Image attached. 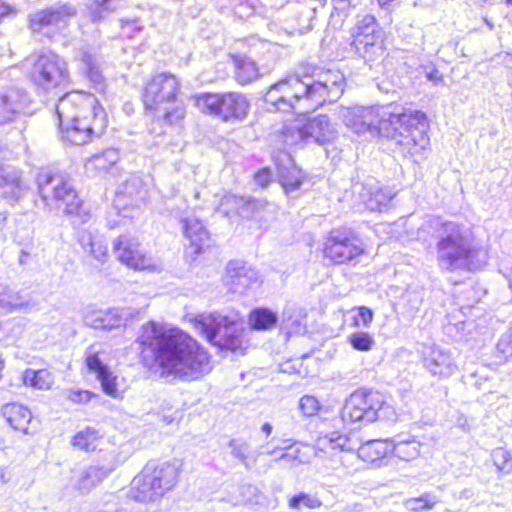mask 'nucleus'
I'll return each mask as SVG.
<instances>
[{
	"mask_svg": "<svg viewBox=\"0 0 512 512\" xmlns=\"http://www.w3.org/2000/svg\"><path fill=\"white\" fill-rule=\"evenodd\" d=\"M136 342L143 360L155 362L166 379L191 382L212 370L208 352L180 329L149 321L142 325Z\"/></svg>",
	"mask_w": 512,
	"mask_h": 512,
	"instance_id": "obj_1",
	"label": "nucleus"
},
{
	"mask_svg": "<svg viewBox=\"0 0 512 512\" xmlns=\"http://www.w3.org/2000/svg\"><path fill=\"white\" fill-rule=\"evenodd\" d=\"M340 117L356 133L369 131L391 138L405 156L420 155L429 145L428 122L421 111L395 113L387 107L356 106L342 108Z\"/></svg>",
	"mask_w": 512,
	"mask_h": 512,
	"instance_id": "obj_2",
	"label": "nucleus"
},
{
	"mask_svg": "<svg viewBox=\"0 0 512 512\" xmlns=\"http://www.w3.org/2000/svg\"><path fill=\"white\" fill-rule=\"evenodd\" d=\"M304 74H291L272 85L264 101L270 111L306 114L325 102L336 101L344 91V76L339 71H320L309 64L301 66Z\"/></svg>",
	"mask_w": 512,
	"mask_h": 512,
	"instance_id": "obj_3",
	"label": "nucleus"
},
{
	"mask_svg": "<svg viewBox=\"0 0 512 512\" xmlns=\"http://www.w3.org/2000/svg\"><path fill=\"white\" fill-rule=\"evenodd\" d=\"M56 114L63 138L74 145L86 144L107 127L106 113L92 95L67 93L59 99Z\"/></svg>",
	"mask_w": 512,
	"mask_h": 512,
	"instance_id": "obj_4",
	"label": "nucleus"
},
{
	"mask_svg": "<svg viewBox=\"0 0 512 512\" xmlns=\"http://www.w3.org/2000/svg\"><path fill=\"white\" fill-rule=\"evenodd\" d=\"M437 261L447 271L477 270L485 264V255L471 249L467 237L454 222L442 224L437 242Z\"/></svg>",
	"mask_w": 512,
	"mask_h": 512,
	"instance_id": "obj_5",
	"label": "nucleus"
},
{
	"mask_svg": "<svg viewBox=\"0 0 512 512\" xmlns=\"http://www.w3.org/2000/svg\"><path fill=\"white\" fill-rule=\"evenodd\" d=\"M39 195L49 210L55 203L64 207V213L69 216L74 225L85 224L90 219L89 211L84 207L73 184L62 175L41 172L37 176Z\"/></svg>",
	"mask_w": 512,
	"mask_h": 512,
	"instance_id": "obj_6",
	"label": "nucleus"
},
{
	"mask_svg": "<svg viewBox=\"0 0 512 512\" xmlns=\"http://www.w3.org/2000/svg\"><path fill=\"white\" fill-rule=\"evenodd\" d=\"M179 465L175 462H148L132 482L133 497L148 503L161 499L177 483Z\"/></svg>",
	"mask_w": 512,
	"mask_h": 512,
	"instance_id": "obj_7",
	"label": "nucleus"
},
{
	"mask_svg": "<svg viewBox=\"0 0 512 512\" xmlns=\"http://www.w3.org/2000/svg\"><path fill=\"white\" fill-rule=\"evenodd\" d=\"M241 317L237 312L222 315L218 312L203 313L194 320V326L206 339L220 349L237 351L242 346L238 325Z\"/></svg>",
	"mask_w": 512,
	"mask_h": 512,
	"instance_id": "obj_8",
	"label": "nucleus"
},
{
	"mask_svg": "<svg viewBox=\"0 0 512 512\" xmlns=\"http://www.w3.org/2000/svg\"><path fill=\"white\" fill-rule=\"evenodd\" d=\"M391 407L378 391L359 388L345 401L341 410V419L345 424H369L377 421L380 414Z\"/></svg>",
	"mask_w": 512,
	"mask_h": 512,
	"instance_id": "obj_9",
	"label": "nucleus"
},
{
	"mask_svg": "<svg viewBox=\"0 0 512 512\" xmlns=\"http://www.w3.org/2000/svg\"><path fill=\"white\" fill-rule=\"evenodd\" d=\"M193 99L201 112L217 116L223 121L243 120L250 106L246 96L238 92L202 93Z\"/></svg>",
	"mask_w": 512,
	"mask_h": 512,
	"instance_id": "obj_10",
	"label": "nucleus"
},
{
	"mask_svg": "<svg viewBox=\"0 0 512 512\" xmlns=\"http://www.w3.org/2000/svg\"><path fill=\"white\" fill-rule=\"evenodd\" d=\"M364 253L365 248L361 240L345 228L332 230L323 248L324 257L335 265H356Z\"/></svg>",
	"mask_w": 512,
	"mask_h": 512,
	"instance_id": "obj_11",
	"label": "nucleus"
},
{
	"mask_svg": "<svg viewBox=\"0 0 512 512\" xmlns=\"http://www.w3.org/2000/svg\"><path fill=\"white\" fill-rule=\"evenodd\" d=\"M283 141L288 146L300 143L324 145L337 136L335 127L327 116L321 115L308 120L305 124L295 123L284 127Z\"/></svg>",
	"mask_w": 512,
	"mask_h": 512,
	"instance_id": "obj_12",
	"label": "nucleus"
},
{
	"mask_svg": "<svg viewBox=\"0 0 512 512\" xmlns=\"http://www.w3.org/2000/svg\"><path fill=\"white\" fill-rule=\"evenodd\" d=\"M30 78L37 87L48 91L69 81L67 63L54 53L40 54L33 63Z\"/></svg>",
	"mask_w": 512,
	"mask_h": 512,
	"instance_id": "obj_13",
	"label": "nucleus"
},
{
	"mask_svg": "<svg viewBox=\"0 0 512 512\" xmlns=\"http://www.w3.org/2000/svg\"><path fill=\"white\" fill-rule=\"evenodd\" d=\"M76 16V8L70 4H56L36 11L29 16L30 28L34 33L48 38L54 37L67 28Z\"/></svg>",
	"mask_w": 512,
	"mask_h": 512,
	"instance_id": "obj_14",
	"label": "nucleus"
},
{
	"mask_svg": "<svg viewBox=\"0 0 512 512\" xmlns=\"http://www.w3.org/2000/svg\"><path fill=\"white\" fill-rule=\"evenodd\" d=\"M180 91V80L170 72L153 75L144 87L142 99L146 110H160L176 99Z\"/></svg>",
	"mask_w": 512,
	"mask_h": 512,
	"instance_id": "obj_15",
	"label": "nucleus"
},
{
	"mask_svg": "<svg viewBox=\"0 0 512 512\" xmlns=\"http://www.w3.org/2000/svg\"><path fill=\"white\" fill-rule=\"evenodd\" d=\"M138 316L139 311L132 307L113 308L87 315L85 323L94 329L113 330L132 324Z\"/></svg>",
	"mask_w": 512,
	"mask_h": 512,
	"instance_id": "obj_16",
	"label": "nucleus"
},
{
	"mask_svg": "<svg viewBox=\"0 0 512 512\" xmlns=\"http://www.w3.org/2000/svg\"><path fill=\"white\" fill-rule=\"evenodd\" d=\"M114 253L121 263L132 269L146 270L154 267L151 258L140 248L137 240L127 235H121L115 240Z\"/></svg>",
	"mask_w": 512,
	"mask_h": 512,
	"instance_id": "obj_17",
	"label": "nucleus"
},
{
	"mask_svg": "<svg viewBox=\"0 0 512 512\" xmlns=\"http://www.w3.org/2000/svg\"><path fill=\"white\" fill-rule=\"evenodd\" d=\"M30 98L21 88L9 87L0 91V125L13 122L28 112Z\"/></svg>",
	"mask_w": 512,
	"mask_h": 512,
	"instance_id": "obj_18",
	"label": "nucleus"
},
{
	"mask_svg": "<svg viewBox=\"0 0 512 512\" xmlns=\"http://www.w3.org/2000/svg\"><path fill=\"white\" fill-rule=\"evenodd\" d=\"M423 365L433 375L446 378L454 374L457 365L450 351L438 346H427L422 351Z\"/></svg>",
	"mask_w": 512,
	"mask_h": 512,
	"instance_id": "obj_19",
	"label": "nucleus"
},
{
	"mask_svg": "<svg viewBox=\"0 0 512 512\" xmlns=\"http://www.w3.org/2000/svg\"><path fill=\"white\" fill-rule=\"evenodd\" d=\"M258 282V273L240 261H230L227 265L224 283L234 293H244Z\"/></svg>",
	"mask_w": 512,
	"mask_h": 512,
	"instance_id": "obj_20",
	"label": "nucleus"
},
{
	"mask_svg": "<svg viewBox=\"0 0 512 512\" xmlns=\"http://www.w3.org/2000/svg\"><path fill=\"white\" fill-rule=\"evenodd\" d=\"M147 197V190L139 176H131L123 182L115 193L114 203L119 209L129 206L139 207Z\"/></svg>",
	"mask_w": 512,
	"mask_h": 512,
	"instance_id": "obj_21",
	"label": "nucleus"
},
{
	"mask_svg": "<svg viewBox=\"0 0 512 512\" xmlns=\"http://www.w3.org/2000/svg\"><path fill=\"white\" fill-rule=\"evenodd\" d=\"M37 303L29 295L11 288L0 281V312L5 314L17 311L31 312L37 310Z\"/></svg>",
	"mask_w": 512,
	"mask_h": 512,
	"instance_id": "obj_22",
	"label": "nucleus"
},
{
	"mask_svg": "<svg viewBox=\"0 0 512 512\" xmlns=\"http://www.w3.org/2000/svg\"><path fill=\"white\" fill-rule=\"evenodd\" d=\"M351 46L370 67L385 56L383 31L352 40Z\"/></svg>",
	"mask_w": 512,
	"mask_h": 512,
	"instance_id": "obj_23",
	"label": "nucleus"
},
{
	"mask_svg": "<svg viewBox=\"0 0 512 512\" xmlns=\"http://www.w3.org/2000/svg\"><path fill=\"white\" fill-rule=\"evenodd\" d=\"M22 172L13 167L0 169V196L9 200H18L26 190Z\"/></svg>",
	"mask_w": 512,
	"mask_h": 512,
	"instance_id": "obj_24",
	"label": "nucleus"
},
{
	"mask_svg": "<svg viewBox=\"0 0 512 512\" xmlns=\"http://www.w3.org/2000/svg\"><path fill=\"white\" fill-rule=\"evenodd\" d=\"M180 223L184 236L190 241L191 247H194V253L199 254L203 245L208 240V232L202 222L196 217H181Z\"/></svg>",
	"mask_w": 512,
	"mask_h": 512,
	"instance_id": "obj_25",
	"label": "nucleus"
},
{
	"mask_svg": "<svg viewBox=\"0 0 512 512\" xmlns=\"http://www.w3.org/2000/svg\"><path fill=\"white\" fill-rule=\"evenodd\" d=\"M1 414L14 430L27 433L32 419V414L27 407L18 403H7L2 406Z\"/></svg>",
	"mask_w": 512,
	"mask_h": 512,
	"instance_id": "obj_26",
	"label": "nucleus"
},
{
	"mask_svg": "<svg viewBox=\"0 0 512 512\" xmlns=\"http://www.w3.org/2000/svg\"><path fill=\"white\" fill-rule=\"evenodd\" d=\"M115 467L105 466H89L82 471L78 480V490L82 493H89L97 485H99Z\"/></svg>",
	"mask_w": 512,
	"mask_h": 512,
	"instance_id": "obj_27",
	"label": "nucleus"
},
{
	"mask_svg": "<svg viewBox=\"0 0 512 512\" xmlns=\"http://www.w3.org/2000/svg\"><path fill=\"white\" fill-rule=\"evenodd\" d=\"M119 160V153L116 149H106L89 158L85 163V170L90 174H101L109 171Z\"/></svg>",
	"mask_w": 512,
	"mask_h": 512,
	"instance_id": "obj_28",
	"label": "nucleus"
},
{
	"mask_svg": "<svg viewBox=\"0 0 512 512\" xmlns=\"http://www.w3.org/2000/svg\"><path fill=\"white\" fill-rule=\"evenodd\" d=\"M358 457L367 463H375L391 454V441L371 440L361 445L357 451Z\"/></svg>",
	"mask_w": 512,
	"mask_h": 512,
	"instance_id": "obj_29",
	"label": "nucleus"
},
{
	"mask_svg": "<svg viewBox=\"0 0 512 512\" xmlns=\"http://www.w3.org/2000/svg\"><path fill=\"white\" fill-rule=\"evenodd\" d=\"M81 63V71L89 78L94 84H101L103 81L102 72L99 66L98 58L92 54L88 48H81L78 50L76 56Z\"/></svg>",
	"mask_w": 512,
	"mask_h": 512,
	"instance_id": "obj_30",
	"label": "nucleus"
},
{
	"mask_svg": "<svg viewBox=\"0 0 512 512\" xmlns=\"http://www.w3.org/2000/svg\"><path fill=\"white\" fill-rule=\"evenodd\" d=\"M227 202H234L237 205V213L243 217H252L261 220V211L267 210L270 205L263 200L247 199L244 197L229 196L225 198Z\"/></svg>",
	"mask_w": 512,
	"mask_h": 512,
	"instance_id": "obj_31",
	"label": "nucleus"
},
{
	"mask_svg": "<svg viewBox=\"0 0 512 512\" xmlns=\"http://www.w3.org/2000/svg\"><path fill=\"white\" fill-rule=\"evenodd\" d=\"M324 4L318 0H306L304 4H302L296 15V29L300 33H304L312 29L313 21L315 19L316 12L319 7H322Z\"/></svg>",
	"mask_w": 512,
	"mask_h": 512,
	"instance_id": "obj_32",
	"label": "nucleus"
},
{
	"mask_svg": "<svg viewBox=\"0 0 512 512\" xmlns=\"http://www.w3.org/2000/svg\"><path fill=\"white\" fill-rule=\"evenodd\" d=\"M284 444V451L279 457L275 459V462L284 461L291 466H297L299 464L309 462V450L308 445H302V447L290 444V439H284L281 441Z\"/></svg>",
	"mask_w": 512,
	"mask_h": 512,
	"instance_id": "obj_33",
	"label": "nucleus"
},
{
	"mask_svg": "<svg viewBox=\"0 0 512 512\" xmlns=\"http://www.w3.org/2000/svg\"><path fill=\"white\" fill-rule=\"evenodd\" d=\"M278 317L276 313L268 308H256L252 310L248 317V322L253 330L265 331L274 328Z\"/></svg>",
	"mask_w": 512,
	"mask_h": 512,
	"instance_id": "obj_34",
	"label": "nucleus"
},
{
	"mask_svg": "<svg viewBox=\"0 0 512 512\" xmlns=\"http://www.w3.org/2000/svg\"><path fill=\"white\" fill-rule=\"evenodd\" d=\"M155 116L169 125L179 124L186 115L185 105L176 99L169 105H163L160 110H150Z\"/></svg>",
	"mask_w": 512,
	"mask_h": 512,
	"instance_id": "obj_35",
	"label": "nucleus"
},
{
	"mask_svg": "<svg viewBox=\"0 0 512 512\" xmlns=\"http://www.w3.org/2000/svg\"><path fill=\"white\" fill-rule=\"evenodd\" d=\"M24 384L39 390H48L54 382L53 375L46 369H26L23 373Z\"/></svg>",
	"mask_w": 512,
	"mask_h": 512,
	"instance_id": "obj_36",
	"label": "nucleus"
},
{
	"mask_svg": "<svg viewBox=\"0 0 512 512\" xmlns=\"http://www.w3.org/2000/svg\"><path fill=\"white\" fill-rule=\"evenodd\" d=\"M278 176L287 193L293 192L299 188L303 180L302 171L294 164L278 166Z\"/></svg>",
	"mask_w": 512,
	"mask_h": 512,
	"instance_id": "obj_37",
	"label": "nucleus"
},
{
	"mask_svg": "<svg viewBox=\"0 0 512 512\" xmlns=\"http://www.w3.org/2000/svg\"><path fill=\"white\" fill-rule=\"evenodd\" d=\"M379 31H382V29L376 18L373 15L366 14L357 17L355 25L351 28L350 33L352 40H355L369 36L372 33H378Z\"/></svg>",
	"mask_w": 512,
	"mask_h": 512,
	"instance_id": "obj_38",
	"label": "nucleus"
},
{
	"mask_svg": "<svg viewBox=\"0 0 512 512\" xmlns=\"http://www.w3.org/2000/svg\"><path fill=\"white\" fill-rule=\"evenodd\" d=\"M421 444L415 439L391 442V454H394L400 460L411 461L416 459L420 454Z\"/></svg>",
	"mask_w": 512,
	"mask_h": 512,
	"instance_id": "obj_39",
	"label": "nucleus"
},
{
	"mask_svg": "<svg viewBox=\"0 0 512 512\" xmlns=\"http://www.w3.org/2000/svg\"><path fill=\"white\" fill-rule=\"evenodd\" d=\"M259 77V71L256 63L246 57L236 59V78L241 84H247Z\"/></svg>",
	"mask_w": 512,
	"mask_h": 512,
	"instance_id": "obj_40",
	"label": "nucleus"
},
{
	"mask_svg": "<svg viewBox=\"0 0 512 512\" xmlns=\"http://www.w3.org/2000/svg\"><path fill=\"white\" fill-rule=\"evenodd\" d=\"M100 439L99 431L94 428L87 427L79 431L72 440V445L82 451H94L97 447V442Z\"/></svg>",
	"mask_w": 512,
	"mask_h": 512,
	"instance_id": "obj_41",
	"label": "nucleus"
},
{
	"mask_svg": "<svg viewBox=\"0 0 512 512\" xmlns=\"http://www.w3.org/2000/svg\"><path fill=\"white\" fill-rule=\"evenodd\" d=\"M83 249L89 252L95 259L102 261L106 254L107 248L102 241L93 236L90 232H83L80 238Z\"/></svg>",
	"mask_w": 512,
	"mask_h": 512,
	"instance_id": "obj_42",
	"label": "nucleus"
},
{
	"mask_svg": "<svg viewBox=\"0 0 512 512\" xmlns=\"http://www.w3.org/2000/svg\"><path fill=\"white\" fill-rule=\"evenodd\" d=\"M231 499L235 504L254 505L258 503V489L251 484H242L235 488L231 494Z\"/></svg>",
	"mask_w": 512,
	"mask_h": 512,
	"instance_id": "obj_43",
	"label": "nucleus"
},
{
	"mask_svg": "<svg viewBox=\"0 0 512 512\" xmlns=\"http://www.w3.org/2000/svg\"><path fill=\"white\" fill-rule=\"evenodd\" d=\"M347 340L353 349L361 352H368L375 346L373 335L364 331L351 333Z\"/></svg>",
	"mask_w": 512,
	"mask_h": 512,
	"instance_id": "obj_44",
	"label": "nucleus"
},
{
	"mask_svg": "<svg viewBox=\"0 0 512 512\" xmlns=\"http://www.w3.org/2000/svg\"><path fill=\"white\" fill-rule=\"evenodd\" d=\"M392 197L391 192L377 188L370 192L369 197L365 200V205L371 211H382L383 208L387 207Z\"/></svg>",
	"mask_w": 512,
	"mask_h": 512,
	"instance_id": "obj_45",
	"label": "nucleus"
},
{
	"mask_svg": "<svg viewBox=\"0 0 512 512\" xmlns=\"http://www.w3.org/2000/svg\"><path fill=\"white\" fill-rule=\"evenodd\" d=\"M228 446L231 449L232 456L239 460L246 468H249L250 443L243 439H232Z\"/></svg>",
	"mask_w": 512,
	"mask_h": 512,
	"instance_id": "obj_46",
	"label": "nucleus"
},
{
	"mask_svg": "<svg viewBox=\"0 0 512 512\" xmlns=\"http://www.w3.org/2000/svg\"><path fill=\"white\" fill-rule=\"evenodd\" d=\"M121 1L122 0H91L89 8L93 21L99 20L103 12L115 10Z\"/></svg>",
	"mask_w": 512,
	"mask_h": 512,
	"instance_id": "obj_47",
	"label": "nucleus"
},
{
	"mask_svg": "<svg viewBox=\"0 0 512 512\" xmlns=\"http://www.w3.org/2000/svg\"><path fill=\"white\" fill-rule=\"evenodd\" d=\"M437 502V499L432 494L426 493L420 497L410 498L405 502L408 510L419 512L422 510L431 509Z\"/></svg>",
	"mask_w": 512,
	"mask_h": 512,
	"instance_id": "obj_48",
	"label": "nucleus"
},
{
	"mask_svg": "<svg viewBox=\"0 0 512 512\" xmlns=\"http://www.w3.org/2000/svg\"><path fill=\"white\" fill-rule=\"evenodd\" d=\"M493 463L496 468L505 474L512 472V455L504 448H497L492 452Z\"/></svg>",
	"mask_w": 512,
	"mask_h": 512,
	"instance_id": "obj_49",
	"label": "nucleus"
},
{
	"mask_svg": "<svg viewBox=\"0 0 512 512\" xmlns=\"http://www.w3.org/2000/svg\"><path fill=\"white\" fill-rule=\"evenodd\" d=\"M321 505L322 502L318 498L305 493L295 495L289 500V507L297 510L301 507L310 509L319 508Z\"/></svg>",
	"mask_w": 512,
	"mask_h": 512,
	"instance_id": "obj_50",
	"label": "nucleus"
},
{
	"mask_svg": "<svg viewBox=\"0 0 512 512\" xmlns=\"http://www.w3.org/2000/svg\"><path fill=\"white\" fill-rule=\"evenodd\" d=\"M298 407L303 416L312 417L320 410V402L314 396L304 395L300 398Z\"/></svg>",
	"mask_w": 512,
	"mask_h": 512,
	"instance_id": "obj_51",
	"label": "nucleus"
},
{
	"mask_svg": "<svg viewBox=\"0 0 512 512\" xmlns=\"http://www.w3.org/2000/svg\"><path fill=\"white\" fill-rule=\"evenodd\" d=\"M101 382L103 391L113 397V398H120L121 392L117 388L116 380L117 377L113 376L112 373L109 371L98 378Z\"/></svg>",
	"mask_w": 512,
	"mask_h": 512,
	"instance_id": "obj_52",
	"label": "nucleus"
},
{
	"mask_svg": "<svg viewBox=\"0 0 512 512\" xmlns=\"http://www.w3.org/2000/svg\"><path fill=\"white\" fill-rule=\"evenodd\" d=\"M328 447L331 450L338 451H352L353 448L350 446V439L346 435L332 433L330 437L327 438Z\"/></svg>",
	"mask_w": 512,
	"mask_h": 512,
	"instance_id": "obj_53",
	"label": "nucleus"
},
{
	"mask_svg": "<svg viewBox=\"0 0 512 512\" xmlns=\"http://www.w3.org/2000/svg\"><path fill=\"white\" fill-rule=\"evenodd\" d=\"M497 351L505 360L512 358V328L498 341Z\"/></svg>",
	"mask_w": 512,
	"mask_h": 512,
	"instance_id": "obj_54",
	"label": "nucleus"
},
{
	"mask_svg": "<svg viewBox=\"0 0 512 512\" xmlns=\"http://www.w3.org/2000/svg\"><path fill=\"white\" fill-rule=\"evenodd\" d=\"M373 311L368 307L362 306L358 308V313L353 317V324L356 327H368L373 321Z\"/></svg>",
	"mask_w": 512,
	"mask_h": 512,
	"instance_id": "obj_55",
	"label": "nucleus"
},
{
	"mask_svg": "<svg viewBox=\"0 0 512 512\" xmlns=\"http://www.w3.org/2000/svg\"><path fill=\"white\" fill-rule=\"evenodd\" d=\"M86 364L90 371H93L97 374V378L109 372L107 367L101 362L97 355H89L86 358Z\"/></svg>",
	"mask_w": 512,
	"mask_h": 512,
	"instance_id": "obj_56",
	"label": "nucleus"
},
{
	"mask_svg": "<svg viewBox=\"0 0 512 512\" xmlns=\"http://www.w3.org/2000/svg\"><path fill=\"white\" fill-rule=\"evenodd\" d=\"M68 399L74 403H86L90 400V393L88 391H69Z\"/></svg>",
	"mask_w": 512,
	"mask_h": 512,
	"instance_id": "obj_57",
	"label": "nucleus"
},
{
	"mask_svg": "<svg viewBox=\"0 0 512 512\" xmlns=\"http://www.w3.org/2000/svg\"><path fill=\"white\" fill-rule=\"evenodd\" d=\"M255 183L262 188L266 187L271 180V172L269 169H262L255 174Z\"/></svg>",
	"mask_w": 512,
	"mask_h": 512,
	"instance_id": "obj_58",
	"label": "nucleus"
},
{
	"mask_svg": "<svg viewBox=\"0 0 512 512\" xmlns=\"http://www.w3.org/2000/svg\"><path fill=\"white\" fill-rule=\"evenodd\" d=\"M426 78L435 85L443 82V75L435 68L426 72Z\"/></svg>",
	"mask_w": 512,
	"mask_h": 512,
	"instance_id": "obj_59",
	"label": "nucleus"
},
{
	"mask_svg": "<svg viewBox=\"0 0 512 512\" xmlns=\"http://www.w3.org/2000/svg\"><path fill=\"white\" fill-rule=\"evenodd\" d=\"M359 0H333L334 8L337 10H344L346 7H355Z\"/></svg>",
	"mask_w": 512,
	"mask_h": 512,
	"instance_id": "obj_60",
	"label": "nucleus"
},
{
	"mask_svg": "<svg viewBox=\"0 0 512 512\" xmlns=\"http://www.w3.org/2000/svg\"><path fill=\"white\" fill-rule=\"evenodd\" d=\"M273 441L270 440V441H267L265 444L261 445V449L263 450L262 453L267 455V456H274L276 455L279 451H284V445L283 446H275L273 447L272 449H270L268 446L269 444Z\"/></svg>",
	"mask_w": 512,
	"mask_h": 512,
	"instance_id": "obj_61",
	"label": "nucleus"
},
{
	"mask_svg": "<svg viewBox=\"0 0 512 512\" xmlns=\"http://www.w3.org/2000/svg\"><path fill=\"white\" fill-rule=\"evenodd\" d=\"M283 429L285 431H292L295 428V421L292 416L285 415L282 420Z\"/></svg>",
	"mask_w": 512,
	"mask_h": 512,
	"instance_id": "obj_62",
	"label": "nucleus"
},
{
	"mask_svg": "<svg viewBox=\"0 0 512 512\" xmlns=\"http://www.w3.org/2000/svg\"><path fill=\"white\" fill-rule=\"evenodd\" d=\"M261 432L265 434L266 438H269L273 432V426L270 423L266 422L261 426Z\"/></svg>",
	"mask_w": 512,
	"mask_h": 512,
	"instance_id": "obj_63",
	"label": "nucleus"
},
{
	"mask_svg": "<svg viewBox=\"0 0 512 512\" xmlns=\"http://www.w3.org/2000/svg\"><path fill=\"white\" fill-rule=\"evenodd\" d=\"M12 11L11 7L0 0V19L8 15Z\"/></svg>",
	"mask_w": 512,
	"mask_h": 512,
	"instance_id": "obj_64",
	"label": "nucleus"
}]
</instances>
